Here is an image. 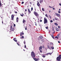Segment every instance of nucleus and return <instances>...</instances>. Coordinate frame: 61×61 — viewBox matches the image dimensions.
<instances>
[{
	"label": "nucleus",
	"instance_id": "obj_64",
	"mask_svg": "<svg viewBox=\"0 0 61 61\" xmlns=\"http://www.w3.org/2000/svg\"><path fill=\"white\" fill-rule=\"evenodd\" d=\"M20 36H22V34H20Z\"/></svg>",
	"mask_w": 61,
	"mask_h": 61
},
{
	"label": "nucleus",
	"instance_id": "obj_57",
	"mask_svg": "<svg viewBox=\"0 0 61 61\" xmlns=\"http://www.w3.org/2000/svg\"><path fill=\"white\" fill-rule=\"evenodd\" d=\"M57 36H59V34H58V35H57Z\"/></svg>",
	"mask_w": 61,
	"mask_h": 61
},
{
	"label": "nucleus",
	"instance_id": "obj_59",
	"mask_svg": "<svg viewBox=\"0 0 61 61\" xmlns=\"http://www.w3.org/2000/svg\"><path fill=\"white\" fill-rule=\"evenodd\" d=\"M42 20H40V22H42Z\"/></svg>",
	"mask_w": 61,
	"mask_h": 61
},
{
	"label": "nucleus",
	"instance_id": "obj_61",
	"mask_svg": "<svg viewBox=\"0 0 61 61\" xmlns=\"http://www.w3.org/2000/svg\"><path fill=\"white\" fill-rule=\"evenodd\" d=\"M55 14L56 15H57V13H56Z\"/></svg>",
	"mask_w": 61,
	"mask_h": 61
},
{
	"label": "nucleus",
	"instance_id": "obj_14",
	"mask_svg": "<svg viewBox=\"0 0 61 61\" xmlns=\"http://www.w3.org/2000/svg\"><path fill=\"white\" fill-rule=\"evenodd\" d=\"M39 38L40 39H42L43 38V37L41 36H39Z\"/></svg>",
	"mask_w": 61,
	"mask_h": 61
},
{
	"label": "nucleus",
	"instance_id": "obj_30",
	"mask_svg": "<svg viewBox=\"0 0 61 61\" xmlns=\"http://www.w3.org/2000/svg\"><path fill=\"white\" fill-rule=\"evenodd\" d=\"M46 16V17H48V16H47V14H46L45 15Z\"/></svg>",
	"mask_w": 61,
	"mask_h": 61
},
{
	"label": "nucleus",
	"instance_id": "obj_62",
	"mask_svg": "<svg viewBox=\"0 0 61 61\" xmlns=\"http://www.w3.org/2000/svg\"><path fill=\"white\" fill-rule=\"evenodd\" d=\"M2 24H3V20H2Z\"/></svg>",
	"mask_w": 61,
	"mask_h": 61
},
{
	"label": "nucleus",
	"instance_id": "obj_43",
	"mask_svg": "<svg viewBox=\"0 0 61 61\" xmlns=\"http://www.w3.org/2000/svg\"><path fill=\"white\" fill-rule=\"evenodd\" d=\"M16 39V38H14L13 39V40H14V39L15 40V39Z\"/></svg>",
	"mask_w": 61,
	"mask_h": 61
},
{
	"label": "nucleus",
	"instance_id": "obj_9",
	"mask_svg": "<svg viewBox=\"0 0 61 61\" xmlns=\"http://www.w3.org/2000/svg\"><path fill=\"white\" fill-rule=\"evenodd\" d=\"M51 46H50V47L51 46H54V45H53V43H50Z\"/></svg>",
	"mask_w": 61,
	"mask_h": 61
},
{
	"label": "nucleus",
	"instance_id": "obj_37",
	"mask_svg": "<svg viewBox=\"0 0 61 61\" xmlns=\"http://www.w3.org/2000/svg\"><path fill=\"white\" fill-rule=\"evenodd\" d=\"M24 2L23 1L21 3L22 4H24Z\"/></svg>",
	"mask_w": 61,
	"mask_h": 61
},
{
	"label": "nucleus",
	"instance_id": "obj_39",
	"mask_svg": "<svg viewBox=\"0 0 61 61\" xmlns=\"http://www.w3.org/2000/svg\"><path fill=\"white\" fill-rule=\"evenodd\" d=\"M58 27L59 28H60V26H58Z\"/></svg>",
	"mask_w": 61,
	"mask_h": 61
},
{
	"label": "nucleus",
	"instance_id": "obj_10",
	"mask_svg": "<svg viewBox=\"0 0 61 61\" xmlns=\"http://www.w3.org/2000/svg\"><path fill=\"white\" fill-rule=\"evenodd\" d=\"M47 47L48 48H49V49L50 50H51V48L49 47V46H47Z\"/></svg>",
	"mask_w": 61,
	"mask_h": 61
},
{
	"label": "nucleus",
	"instance_id": "obj_60",
	"mask_svg": "<svg viewBox=\"0 0 61 61\" xmlns=\"http://www.w3.org/2000/svg\"><path fill=\"white\" fill-rule=\"evenodd\" d=\"M35 25H37V24H36V23L35 24Z\"/></svg>",
	"mask_w": 61,
	"mask_h": 61
},
{
	"label": "nucleus",
	"instance_id": "obj_46",
	"mask_svg": "<svg viewBox=\"0 0 61 61\" xmlns=\"http://www.w3.org/2000/svg\"><path fill=\"white\" fill-rule=\"evenodd\" d=\"M25 48H26V45L25 46Z\"/></svg>",
	"mask_w": 61,
	"mask_h": 61
},
{
	"label": "nucleus",
	"instance_id": "obj_33",
	"mask_svg": "<svg viewBox=\"0 0 61 61\" xmlns=\"http://www.w3.org/2000/svg\"><path fill=\"white\" fill-rule=\"evenodd\" d=\"M31 11L33 10V7H32L31 9Z\"/></svg>",
	"mask_w": 61,
	"mask_h": 61
},
{
	"label": "nucleus",
	"instance_id": "obj_13",
	"mask_svg": "<svg viewBox=\"0 0 61 61\" xmlns=\"http://www.w3.org/2000/svg\"><path fill=\"white\" fill-rule=\"evenodd\" d=\"M18 17H17L16 18V22H18Z\"/></svg>",
	"mask_w": 61,
	"mask_h": 61
},
{
	"label": "nucleus",
	"instance_id": "obj_24",
	"mask_svg": "<svg viewBox=\"0 0 61 61\" xmlns=\"http://www.w3.org/2000/svg\"><path fill=\"white\" fill-rule=\"evenodd\" d=\"M56 31H58V29L57 28L56 29Z\"/></svg>",
	"mask_w": 61,
	"mask_h": 61
},
{
	"label": "nucleus",
	"instance_id": "obj_26",
	"mask_svg": "<svg viewBox=\"0 0 61 61\" xmlns=\"http://www.w3.org/2000/svg\"><path fill=\"white\" fill-rule=\"evenodd\" d=\"M20 15L21 16H23V15H24V14H20Z\"/></svg>",
	"mask_w": 61,
	"mask_h": 61
},
{
	"label": "nucleus",
	"instance_id": "obj_47",
	"mask_svg": "<svg viewBox=\"0 0 61 61\" xmlns=\"http://www.w3.org/2000/svg\"><path fill=\"white\" fill-rule=\"evenodd\" d=\"M55 20H57V19L56 18H55Z\"/></svg>",
	"mask_w": 61,
	"mask_h": 61
},
{
	"label": "nucleus",
	"instance_id": "obj_21",
	"mask_svg": "<svg viewBox=\"0 0 61 61\" xmlns=\"http://www.w3.org/2000/svg\"><path fill=\"white\" fill-rule=\"evenodd\" d=\"M54 24L56 25H58V24L56 23H54Z\"/></svg>",
	"mask_w": 61,
	"mask_h": 61
},
{
	"label": "nucleus",
	"instance_id": "obj_22",
	"mask_svg": "<svg viewBox=\"0 0 61 61\" xmlns=\"http://www.w3.org/2000/svg\"><path fill=\"white\" fill-rule=\"evenodd\" d=\"M43 0H41L40 1V3H42V2H43Z\"/></svg>",
	"mask_w": 61,
	"mask_h": 61
},
{
	"label": "nucleus",
	"instance_id": "obj_45",
	"mask_svg": "<svg viewBox=\"0 0 61 61\" xmlns=\"http://www.w3.org/2000/svg\"><path fill=\"white\" fill-rule=\"evenodd\" d=\"M21 38H23V39H24V36H22V37Z\"/></svg>",
	"mask_w": 61,
	"mask_h": 61
},
{
	"label": "nucleus",
	"instance_id": "obj_50",
	"mask_svg": "<svg viewBox=\"0 0 61 61\" xmlns=\"http://www.w3.org/2000/svg\"><path fill=\"white\" fill-rule=\"evenodd\" d=\"M58 43H60V42L59 41H58Z\"/></svg>",
	"mask_w": 61,
	"mask_h": 61
},
{
	"label": "nucleus",
	"instance_id": "obj_34",
	"mask_svg": "<svg viewBox=\"0 0 61 61\" xmlns=\"http://www.w3.org/2000/svg\"><path fill=\"white\" fill-rule=\"evenodd\" d=\"M60 16V14H58L57 16Z\"/></svg>",
	"mask_w": 61,
	"mask_h": 61
},
{
	"label": "nucleus",
	"instance_id": "obj_49",
	"mask_svg": "<svg viewBox=\"0 0 61 61\" xmlns=\"http://www.w3.org/2000/svg\"><path fill=\"white\" fill-rule=\"evenodd\" d=\"M15 13L16 14H17V12H16V11H15Z\"/></svg>",
	"mask_w": 61,
	"mask_h": 61
},
{
	"label": "nucleus",
	"instance_id": "obj_16",
	"mask_svg": "<svg viewBox=\"0 0 61 61\" xmlns=\"http://www.w3.org/2000/svg\"><path fill=\"white\" fill-rule=\"evenodd\" d=\"M26 22V21H25V20H24V19L23 20V23H25V22Z\"/></svg>",
	"mask_w": 61,
	"mask_h": 61
},
{
	"label": "nucleus",
	"instance_id": "obj_55",
	"mask_svg": "<svg viewBox=\"0 0 61 61\" xmlns=\"http://www.w3.org/2000/svg\"><path fill=\"white\" fill-rule=\"evenodd\" d=\"M17 45H18V46H20V45H19V44H17Z\"/></svg>",
	"mask_w": 61,
	"mask_h": 61
},
{
	"label": "nucleus",
	"instance_id": "obj_51",
	"mask_svg": "<svg viewBox=\"0 0 61 61\" xmlns=\"http://www.w3.org/2000/svg\"><path fill=\"white\" fill-rule=\"evenodd\" d=\"M49 55V53H47V54H46V55L47 56V55Z\"/></svg>",
	"mask_w": 61,
	"mask_h": 61
},
{
	"label": "nucleus",
	"instance_id": "obj_56",
	"mask_svg": "<svg viewBox=\"0 0 61 61\" xmlns=\"http://www.w3.org/2000/svg\"><path fill=\"white\" fill-rule=\"evenodd\" d=\"M40 52H42V51H41V50L40 51Z\"/></svg>",
	"mask_w": 61,
	"mask_h": 61
},
{
	"label": "nucleus",
	"instance_id": "obj_40",
	"mask_svg": "<svg viewBox=\"0 0 61 61\" xmlns=\"http://www.w3.org/2000/svg\"><path fill=\"white\" fill-rule=\"evenodd\" d=\"M14 27H15V24H14Z\"/></svg>",
	"mask_w": 61,
	"mask_h": 61
},
{
	"label": "nucleus",
	"instance_id": "obj_3",
	"mask_svg": "<svg viewBox=\"0 0 61 61\" xmlns=\"http://www.w3.org/2000/svg\"><path fill=\"white\" fill-rule=\"evenodd\" d=\"M47 22V19L46 18H44V24H46Z\"/></svg>",
	"mask_w": 61,
	"mask_h": 61
},
{
	"label": "nucleus",
	"instance_id": "obj_19",
	"mask_svg": "<svg viewBox=\"0 0 61 61\" xmlns=\"http://www.w3.org/2000/svg\"><path fill=\"white\" fill-rule=\"evenodd\" d=\"M41 41H42V42H44L45 41V40L43 39H42V40H41Z\"/></svg>",
	"mask_w": 61,
	"mask_h": 61
},
{
	"label": "nucleus",
	"instance_id": "obj_2",
	"mask_svg": "<svg viewBox=\"0 0 61 61\" xmlns=\"http://www.w3.org/2000/svg\"><path fill=\"white\" fill-rule=\"evenodd\" d=\"M31 56L32 57H35V54L33 51H32L31 53Z\"/></svg>",
	"mask_w": 61,
	"mask_h": 61
},
{
	"label": "nucleus",
	"instance_id": "obj_42",
	"mask_svg": "<svg viewBox=\"0 0 61 61\" xmlns=\"http://www.w3.org/2000/svg\"><path fill=\"white\" fill-rule=\"evenodd\" d=\"M52 54V53H49V55H51Z\"/></svg>",
	"mask_w": 61,
	"mask_h": 61
},
{
	"label": "nucleus",
	"instance_id": "obj_31",
	"mask_svg": "<svg viewBox=\"0 0 61 61\" xmlns=\"http://www.w3.org/2000/svg\"><path fill=\"white\" fill-rule=\"evenodd\" d=\"M21 35H24V33L21 32Z\"/></svg>",
	"mask_w": 61,
	"mask_h": 61
},
{
	"label": "nucleus",
	"instance_id": "obj_54",
	"mask_svg": "<svg viewBox=\"0 0 61 61\" xmlns=\"http://www.w3.org/2000/svg\"><path fill=\"white\" fill-rule=\"evenodd\" d=\"M59 5H60V6H61V4L59 3Z\"/></svg>",
	"mask_w": 61,
	"mask_h": 61
},
{
	"label": "nucleus",
	"instance_id": "obj_18",
	"mask_svg": "<svg viewBox=\"0 0 61 61\" xmlns=\"http://www.w3.org/2000/svg\"><path fill=\"white\" fill-rule=\"evenodd\" d=\"M51 36L53 38V39H54V36H53V35H51Z\"/></svg>",
	"mask_w": 61,
	"mask_h": 61
},
{
	"label": "nucleus",
	"instance_id": "obj_27",
	"mask_svg": "<svg viewBox=\"0 0 61 61\" xmlns=\"http://www.w3.org/2000/svg\"><path fill=\"white\" fill-rule=\"evenodd\" d=\"M42 57H46V56H44L43 55H42Z\"/></svg>",
	"mask_w": 61,
	"mask_h": 61
},
{
	"label": "nucleus",
	"instance_id": "obj_5",
	"mask_svg": "<svg viewBox=\"0 0 61 61\" xmlns=\"http://www.w3.org/2000/svg\"><path fill=\"white\" fill-rule=\"evenodd\" d=\"M34 14L35 15H36V16H37V15H38V13H36L35 11L34 12Z\"/></svg>",
	"mask_w": 61,
	"mask_h": 61
},
{
	"label": "nucleus",
	"instance_id": "obj_12",
	"mask_svg": "<svg viewBox=\"0 0 61 61\" xmlns=\"http://www.w3.org/2000/svg\"><path fill=\"white\" fill-rule=\"evenodd\" d=\"M41 49H42V46H41V47H39V50H40Z\"/></svg>",
	"mask_w": 61,
	"mask_h": 61
},
{
	"label": "nucleus",
	"instance_id": "obj_38",
	"mask_svg": "<svg viewBox=\"0 0 61 61\" xmlns=\"http://www.w3.org/2000/svg\"><path fill=\"white\" fill-rule=\"evenodd\" d=\"M24 44L25 45V41H24Z\"/></svg>",
	"mask_w": 61,
	"mask_h": 61
},
{
	"label": "nucleus",
	"instance_id": "obj_1",
	"mask_svg": "<svg viewBox=\"0 0 61 61\" xmlns=\"http://www.w3.org/2000/svg\"><path fill=\"white\" fill-rule=\"evenodd\" d=\"M61 55H60L59 56L57 57L56 60L58 61H61Z\"/></svg>",
	"mask_w": 61,
	"mask_h": 61
},
{
	"label": "nucleus",
	"instance_id": "obj_58",
	"mask_svg": "<svg viewBox=\"0 0 61 61\" xmlns=\"http://www.w3.org/2000/svg\"><path fill=\"white\" fill-rule=\"evenodd\" d=\"M52 30H53V31H54V29H53Z\"/></svg>",
	"mask_w": 61,
	"mask_h": 61
},
{
	"label": "nucleus",
	"instance_id": "obj_7",
	"mask_svg": "<svg viewBox=\"0 0 61 61\" xmlns=\"http://www.w3.org/2000/svg\"><path fill=\"white\" fill-rule=\"evenodd\" d=\"M37 6H40V4H39V2H37Z\"/></svg>",
	"mask_w": 61,
	"mask_h": 61
},
{
	"label": "nucleus",
	"instance_id": "obj_53",
	"mask_svg": "<svg viewBox=\"0 0 61 61\" xmlns=\"http://www.w3.org/2000/svg\"><path fill=\"white\" fill-rule=\"evenodd\" d=\"M53 10H55V8H53Z\"/></svg>",
	"mask_w": 61,
	"mask_h": 61
},
{
	"label": "nucleus",
	"instance_id": "obj_6",
	"mask_svg": "<svg viewBox=\"0 0 61 61\" xmlns=\"http://www.w3.org/2000/svg\"><path fill=\"white\" fill-rule=\"evenodd\" d=\"M14 15H11L12 20H14Z\"/></svg>",
	"mask_w": 61,
	"mask_h": 61
},
{
	"label": "nucleus",
	"instance_id": "obj_35",
	"mask_svg": "<svg viewBox=\"0 0 61 61\" xmlns=\"http://www.w3.org/2000/svg\"><path fill=\"white\" fill-rule=\"evenodd\" d=\"M10 28H11V29L12 28H12V25H11V26H10Z\"/></svg>",
	"mask_w": 61,
	"mask_h": 61
},
{
	"label": "nucleus",
	"instance_id": "obj_11",
	"mask_svg": "<svg viewBox=\"0 0 61 61\" xmlns=\"http://www.w3.org/2000/svg\"><path fill=\"white\" fill-rule=\"evenodd\" d=\"M56 38H57V39H58V37H57V36H56L55 37V40L56 39Z\"/></svg>",
	"mask_w": 61,
	"mask_h": 61
},
{
	"label": "nucleus",
	"instance_id": "obj_52",
	"mask_svg": "<svg viewBox=\"0 0 61 61\" xmlns=\"http://www.w3.org/2000/svg\"><path fill=\"white\" fill-rule=\"evenodd\" d=\"M25 12H26L27 11V10H26V9H25Z\"/></svg>",
	"mask_w": 61,
	"mask_h": 61
},
{
	"label": "nucleus",
	"instance_id": "obj_28",
	"mask_svg": "<svg viewBox=\"0 0 61 61\" xmlns=\"http://www.w3.org/2000/svg\"><path fill=\"white\" fill-rule=\"evenodd\" d=\"M42 10L43 11H45V10L44 9V8H42Z\"/></svg>",
	"mask_w": 61,
	"mask_h": 61
},
{
	"label": "nucleus",
	"instance_id": "obj_25",
	"mask_svg": "<svg viewBox=\"0 0 61 61\" xmlns=\"http://www.w3.org/2000/svg\"><path fill=\"white\" fill-rule=\"evenodd\" d=\"M49 16L50 17V18L51 19L52 18V17H51V16L50 15H49Z\"/></svg>",
	"mask_w": 61,
	"mask_h": 61
},
{
	"label": "nucleus",
	"instance_id": "obj_17",
	"mask_svg": "<svg viewBox=\"0 0 61 61\" xmlns=\"http://www.w3.org/2000/svg\"><path fill=\"white\" fill-rule=\"evenodd\" d=\"M11 29V31H14V28H12Z\"/></svg>",
	"mask_w": 61,
	"mask_h": 61
},
{
	"label": "nucleus",
	"instance_id": "obj_41",
	"mask_svg": "<svg viewBox=\"0 0 61 61\" xmlns=\"http://www.w3.org/2000/svg\"><path fill=\"white\" fill-rule=\"evenodd\" d=\"M29 3H30V4H31H31H32V3L30 2Z\"/></svg>",
	"mask_w": 61,
	"mask_h": 61
},
{
	"label": "nucleus",
	"instance_id": "obj_44",
	"mask_svg": "<svg viewBox=\"0 0 61 61\" xmlns=\"http://www.w3.org/2000/svg\"><path fill=\"white\" fill-rule=\"evenodd\" d=\"M58 13H60L61 12H60V11H58Z\"/></svg>",
	"mask_w": 61,
	"mask_h": 61
},
{
	"label": "nucleus",
	"instance_id": "obj_63",
	"mask_svg": "<svg viewBox=\"0 0 61 61\" xmlns=\"http://www.w3.org/2000/svg\"><path fill=\"white\" fill-rule=\"evenodd\" d=\"M50 31H51L50 30L49 31V32H50Z\"/></svg>",
	"mask_w": 61,
	"mask_h": 61
},
{
	"label": "nucleus",
	"instance_id": "obj_15",
	"mask_svg": "<svg viewBox=\"0 0 61 61\" xmlns=\"http://www.w3.org/2000/svg\"><path fill=\"white\" fill-rule=\"evenodd\" d=\"M50 47L51 48V49H52L53 50V49H54V47L51 46Z\"/></svg>",
	"mask_w": 61,
	"mask_h": 61
},
{
	"label": "nucleus",
	"instance_id": "obj_8",
	"mask_svg": "<svg viewBox=\"0 0 61 61\" xmlns=\"http://www.w3.org/2000/svg\"><path fill=\"white\" fill-rule=\"evenodd\" d=\"M28 12L30 14L31 13V11H30V9H28Z\"/></svg>",
	"mask_w": 61,
	"mask_h": 61
},
{
	"label": "nucleus",
	"instance_id": "obj_20",
	"mask_svg": "<svg viewBox=\"0 0 61 61\" xmlns=\"http://www.w3.org/2000/svg\"><path fill=\"white\" fill-rule=\"evenodd\" d=\"M0 6L1 7L2 6V3H1V1H0Z\"/></svg>",
	"mask_w": 61,
	"mask_h": 61
},
{
	"label": "nucleus",
	"instance_id": "obj_29",
	"mask_svg": "<svg viewBox=\"0 0 61 61\" xmlns=\"http://www.w3.org/2000/svg\"><path fill=\"white\" fill-rule=\"evenodd\" d=\"M25 29L26 30H27V27H26V26L25 27Z\"/></svg>",
	"mask_w": 61,
	"mask_h": 61
},
{
	"label": "nucleus",
	"instance_id": "obj_36",
	"mask_svg": "<svg viewBox=\"0 0 61 61\" xmlns=\"http://www.w3.org/2000/svg\"><path fill=\"white\" fill-rule=\"evenodd\" d=\"M50 22H51V23H52V22H53V20H51L50 21Z\"/></svg>",
	"mask_w": 61,
	"mask_h": 61
},
{
	"label": "nucleus",
	"instance_id": "obj_48",
	"mask_svg": "<svg viewBox=\"0 0 61 61\" xmlns=\"http://www.w3.org/2000/svg\"><path fill=\"white\" fill-rule=\"evenodd\" d=\"M46 29H48V27L47 26L46 27Z\"/></svg>",
	"mask_w": 61,
	"mask_h": 61
},
{
	"label": "nucleus",
	"instance_id": "obj_23",
	"mask_svg": "<svg viewBox=\"0 0 61 61\" xmlns=\"http://www.w3.org/2000/svg\"><path fill=\"white\" fill-rule=\"evenodd\" d=\"M14 41H15V42H17V40L14 39Z\"/></svg>",
	"mask_w": 61,
	"mask_h": 61
},
{
	"label": "nucleus",
	"instance_id": "obj_32",
	"mask_svg": "<svg viewBox=\"0 0 61 61\" xmlns=\"http://www.w3.org/2000/svg\"><path fill=\"white\" fill-rule=\"evenodd\" d=\"M49 7H50V8H52L53 7H51V6H49Z\"/></svg>",
	"mask_w": 61,
	"mask_h": 61
},
{
	"label": "nucleus",
	"instance_id": "obj_4",
	"mask_svg": "<svg viewBox=\"0 0 61 61\" xmlns=\"http://www.w3.org/2000/svg\"><path fill=\"white\" fill-rule=\"evenodd\" d=\"M33 59L35 61H39L40 59H39V58H38L37 59L36 58H34V57H33Z\"/></svg>",
	"mask_w": 61,
	"mask_h": 61
}]
</instances>
